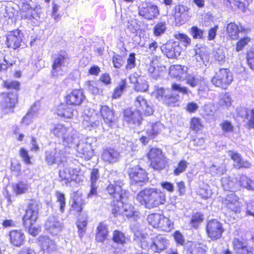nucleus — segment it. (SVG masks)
<instances>
[{"label": "nucleus", "mask_w": 254, "mask_h": 254, "mask_svg": "<svg viewBox=\"0 0 254 254\" xmlns=\"http://www.w3.org/2000/svg\"><path fill=\"white\" fill-rule=\"evenodd\" d=\"M135 198L140 205L148 209L158 208L164 205L167 201L166 193L154 188H145L140 190Z\"/></svg>", "instance_id": "nucleus-1"}, {"label": "nucleus", "mask_w": 254, "mask_h": 254, "mask_svg": "<svg viewBox=\"0 0 254 254\" xmlns=\"http://www.w3.org/2000/svg\"><path fill=\"white\" fill-rule=\"evenodd\" d=\"M40 203L35 199H30L24 209L22 217V223L27 230L28 234L32 236H37L41 230L40 226H35V224L39 218Z\"/></svg>", "instance_id": "nucleus-2"}, {"label": "nucleus", "mask_w": 254, "mask_h": 254, "mask_svg": "<svg viewBox=\"0 0 254 254\" xmlns=\"http://www.w3.org/2000/svg\"><path fill=\"white\" fill-rule=\"evenodd\" d=\"M72 202L70 210L79 215L76 221V226L79 237L83 236L86 231L88 224V216L86 213L81 215L83 211L85 202L83 198L82 193L78 190L75 191L72 193Z\"/></svg>", "instance_id": "nucleus-3"}, {"label": "nucleus", "mask_w": 254, "mask_h": 254, "mask_svg": "<svg viewBox=\"0 0 254 254\" xmlns=\"http://www.w3.org/2000/svg\"><path fill=\"white\" fill-rule=\"evenodd\" d=\"M234 81V76L229 68L220 67L214 71L210 82L215 88L226 90Z\"/></svg>", "instance_id": "nucleus-4"}, {"label": "nucleus", "mask_w": 254, "mask_h": 254, "mask_svg": "<svg viewBox=\"0 0 254 254\" xmlns=\"http://www.w3.org/2000/svg\"><path fill=\"white\" fill-rule=\"evenodd\" d=\"M149 166L155 171H161L168 166V161L161 149L151 147L146 154Z\"/></svg>", "instance_id": "nucleus-5"}, {"label": "nucleus", "mask_w": 254, "mask_h": 254, "mask_svg": "<svg viewBox=\"0 0 254 254\" xmlns=\"http://www.w3.org/2000/svg\"><path fill=\"white\" fill-rule=\"evenodd\" d=\"M147 220L153 228L163 232H170L174 228V223L162 214L150 213L147 216Z\"/></svg>", "instance_id": "nucleus-6"}, {"label": "nucleus", "mask_w": 254, "mask_h": 254, "mask_svg": "<svg viewBox=\"0 0 254 254\" xmlns=\"http://www.w3.org/2000/svg\"><path fill=\"white\" fill-rule=\"evenodd\" d=\"M205 230L207 237L212 241L220 239L225 231L223 224L214 218L206 221Z\"/></svg>", "instance_id": "nucleus-7"}, {"label": "nucleus", "mask_w": 254, "mask_h": 254, "mask_svg": "<svg viewBox=\"0 0 254 254\" xmlns=\"http://www.w3.org/2000/svg\"><path fill=\"white\" fill-rule=\"evenodd\" d=\"M124 186L122 180H116L107 185L106 190L113 199H126L128 197V192L124 189Z\"/></svg>", "instance_id": "nucleus-8"}, {"label": "nucleus", "mask_w": 254, "mask_h": 254, "mask_svg": "<svg viewBox=\"0 0 254 254\" xmlns=\"http://www.w3.org/2000/svg\"><path fill=\"white\" fill-rule=\"evenodd\" d=\"M1 99L0 105L2 109L7 113H12L18 104V95L17 93L13 92H2L0 94Z\"/></svg>", "instance_id": "nucleus-9"}, {"label": "nucleus", "mask_w": 254, "mask_h": 254, "mask_svg": "<svg viewBox=\"0 0 254 254\" xmlns=\"http://www.w3.org/2000/svg\"><path fill=\"white\" fill-rule=\"evenodd\" d=\"M127 174L131 182L134 184L145 183L148 180L147 173L139 165H130Z\"/></svg>", "instance_id": "nucleus-10"}, {"label": "nucleus", "mask_w": 254, "mask_h": 254, "mask_svg": "<svg viewBox=\"0 0 254 254\" xmlns=\"http://www.w3.org/2000/svg\"><path fill=\"white\" fill-rule=\"evenodd\" d=\"M69 128L62 124H57L51 129V133L55 137L62 138L63 143L69 145L72 144L75 139L74 136L69 132Z\"/></svg>", "instance_id": "nucleus-11"}, {"label": "nucleus", "mask_w": 254, "mask_h": 254, "mask_svg": "<svg viewBox=\"0 0 254 254\" xmlns=\"http://www.w3.org/2000/svg\"><path fill=\"white\" fill-rule=\"evenodd\" d=\"M80 170L78 168L65 167L59 171V181L67 186L72 182H77Z\"/></svg>", "instance_id": "nucleus-12"}, {"label": "nucleus", "mask_w": 254, "mask_h": 254, "mask_svg": "<svg viewBox=\"0 0 254 254\" xmlns=\"http://www.w3.org/2000/svg\"><path fill=\"white\" fill-rule=\"evenodd\" d=\"M85 98L83 91L77 88L72 89L64 97V103L70 107L80 106L85 100Z\"/></svg>", "instance_id": "nucleus-13"}, {"label": "nucleus", "mask_w": 254, "mask_h": 254, "mask_svg": "<svg viewBox=\"0 0 254 254\" xmlns=\"http://www.w3.org/2000/svg\"><path fill=\"white\" fill-rule=\"evenodd\" d=\"M23 37L21 30L18 28L13 29L5 35V44L8 48L16 50L20 47Z\"/></svg>", "instance_id": "nucleus-14"}, {"label": "nucleus", "mask_w": 254, "mask_h": 254, "mask_svg": "<svg viewBox=\"0 0 254 254\" xmlns=\"http://www.w3.org/2000/svg\"><path fill=\"white\" fill-rule=\"evenodd\" d=\"M122 113V120L124 122L137 127L141 125L143 118L139 111L127 107L124 109Z\"/></svg>", "instance_id": "nucleus-15"}, {"label": "nucleus", "mask_w": 254, "mask_h": 254, "mask_svg": "<svg viewBox=\"0 0 254 254\" xmlns=\"http://www.w3.org/2000/svg\"><path fill=\"white\" fill-rule=\"evenodd\" d=\"M99 115L104 123L111 128L117 123V118L115 110L106 105L100 106Z\"/></svg>", "instance_id": "nucleus-16"}, {"label": "nucleus", "mask_w": 254, "mask_h": 254, "mask_svg": "<svg viewBox=\"0 0 254 254\" xmlns=\"http://www.w3.org/2000/svg\"><path fill=\"white\" fill-rule=\"evenodd\" d=\"M138 14L147 20H151L158 17L159 15V10L156 5L149 2H144L138 7Z\"/></svg>", "instance_id": "nucleus-17"}, {"label": "nucleus", "mask_w": 254, "mask_h": 254, "mask_svg": "<svg viewBox=\"0 0 254 254\" xmlns=\"http://www.w3.org/2000/svg\"><path fill=\"white\" fill-rule=\"evenodd\" d=\"M222 203L225 205L229 213L239 214L241 211V207L238 196L233 193L228 194L222 198Z\"/></svg>", "instance_id": "nucleus-18"}, {"label": "nucleus", "mask_w": 254, "mask_h": 254, "mask_svg": "<svg viewBox=\"0 0 254 254\" xmlns=\"http://www.w3.org/2000/svg\"><path fill=\"white\" fill-rule=\"evenodd\" d=\"M161 50L168 58L174 59L181 55L183 49L179 42L169 40L162 46Z\"/></svg>", "instance_id": "nucleus-19"}, {"label": "nucleus", "mask_w": 254, "mask_h": 254, "mask_svg": "<svg viewBox=\"0 0 254 254\" xmlns=\"http://www.w3.org/2000/svg\"><path fill=\"white\" fill-rule=\"evenodd\" d=\"M251 29L246 28L241 24L237 25L235 22H230L227 24L226 27V34L228 39L230 40H236L239 39V34L248 33Z\"/></svg>", "instance_id": "nucleus-20"}, {"label": "nucleus", "mask_w": 254, "mask_h": 254, "mask_svg": "<svg viewBox=\"0 0 254 254\" xmlns=\"http://www.w3.org/2000/svg\"><path fill=\"white\" fill-rule=\"evenodd\" d=\"M228 153L230 159L233 161V167L237 170L248 169L251 168L252 163L248 160L243 158L242 155L238 152L229 150Z\"/></svg>", "instance_id": "nucleus-21"}, {"label": "nucleus", "mask_w": 254, "mask_h": 254, "mask_svg": "<svg viewBox=\"0 0 254 254\" xmlns=\"http://www.w3.org/2000/svg\"><path fill=\"white\" fill-rule=\"evenodd\" d=\"M100 157L104 163L113 164L120 160V153L116 149L108 147L102 149Z\"/></svg>", "instance_id": "nucleus-22"}, {"label": "nucleus", "mask_w": 254, "mask_h": 254, "mask_svg": "<svg viewBox=\"0 0 254 254\" xmlns=\"http://www.w3.org/2000/svg\"><path fill=\"white\" fill-rule=\"evenodd\" d=\"M38 244L41 251L52 254L57 251V246L55 241L47 236H40L38 239Z\"/></svg>", "instance_id": "nucleus-23"}, {"label": "nucleus", "mask_w": 254, "mask_h": 254, "mask_svg": "<svg viewBox=\"0 0 254 254\" xmlns=\"http://www.w3.org/2000/svg\"><path fill=\"white\" fill-rule=\"evenodd\" d=\"M10 244L15 247H20L24 245L26 241L24 233L20 229L11 230L8 234Z\"/></svg>", "instance_id": "nucleus-24"}, {"label": "nucleus", "mask_w": 254, "mask_h": 254, "mask_svg": "<svg viewBox=\"0 0 254 254\" xmlns=\"http://www.w3.org/2000/svg\"><path fill=\"white\" fill-rule=\"evenodd\" d=\"M69 60L68 54L65 50H60L53 59L52 64V72L57 73L61 70L64 63Z\"/></svg>", "instance_id": "nucleus-25"}, {"label": "nucleus", "mask_w": 254, "mask_h": 254, "mask_svg": "<svg viewBox=\"0 0 254 254\" xmlns=\"http://www.w3.org/2000/svg\"><path fill=\"white\" fill-rule=\"evenodd\" d=\"M189 9V8L183 4L176 5L173 8L172 14L175 22L177 24H183L188 17Z\"/></svg>", "instance_id": "nucleus-26"}, {"label": "nucleus", "mask_w": 254, "mask_h": 254, "mask_svg": "<svg viewBox=\"0 0 254 254\" xmlns=\"http://www.w3.org/2000/svg\"><path fill=\"white\" fill-rule=\"evenodd\" d=\"M134 105L135 107V110L139 111L141 114L145 116H150L153 113V110L150 107L146 100L142 96H138L136 97L134 101Z\"/></svg>", "instance_id": "nucleus-27"}, {"label": "nucleus", "mask_w": 254, "mask_h": 254, "mask_svg": "<svg viewBox=\"0 0 254 254\" xmlns=\"http://www.w3.org/2000/svg\"><path fill=\"white\" fill-rule=\"evenodd\" d=\"M233 250L236 254H254V248L239 239H235L232 242Z\"/></svg>", "instance_id": "nucleus-28"}, {"label": "nucleus", "mask_w": 254, "mask_h": 254, "mask_svg": "<svg viewBox=\"0 0 254 254\" xmlns=\"http://www.w3.org/2000/svg\"><path fill=\"white\" fill-rule=\"evenodd\" d=\"M188 67L181 64H173L170 66L169 70L170 75L178 80H182L183 77L188 71Z\"/></svg>", "instance_id": "nucleus-29"}, {"label": "nucleus", "mask_w": 254, "mask_h": 254, "mask_svg": "<svg viewBox=\"0 0 254 254\" xmlns=\"http://www.w3.org/2000/svg\"><path fill=\"white\" fill-rule=\"evenodd\" d=\"M109 231L107 225L104 222H100L96 228L95 240L96 242L103 243L108 237Z\"/></svg>", "instance_id": "nucleus-30"}, {"label": "nucleus", "mask_w": 254, "mask_h": 254, "mask_svg": "<svg viewBox=\"0 0 254 254\" xmlns=\"http://www.w3.org/2000/svg\"><path fill=\"white\" fill-rule=\"evenodd\" d=\"M121 216L132 221H137L140 217L139 213L134 210L133 205L125 203Z\"/></svg>", "instance_id": "nucleus-31"}, {"label": "nucleus", "mask_w": 254, "mask_h": 254, "mask_svg": "<svg viewBox=\"0 0 254 254\" xmlns=\"http://www.w3.org/2000/svg\"><path fill=\"white\" fill-rule=\"evenodd\" d=\"M167 248V240L160 235L156 236L151 239L152 250L155 253H160Z\"/></svg>", "instance_id": "nucleus-32"}, {"label": "nucleus", "mask_w": 254, "mask_h": 254, "mask_svg": "<svg viewBox=\"0 0 254 254\" xmlns=\"http://www.w3.org/2000/svg\"><path fill=\"white\" fill-rule=\"evenodd\" d=\"M71 107L61 103L57 106L56 114L61 118L71 119L73 116V109Z\"/></svg>", "instance_id": "nucleus-33"}, {"label": "nucleus", "mask_w": 254, "mask_h": 254, "mask_svg": "<svg viewBox=\"0 0 254 254\" xmlns=\"http://www.w3.org/2000/svg\"><path fill=\"white\" fill-rule=\"evenodd\" d=\"M61 151L53 152L50 151L45 152V159L48 165L51 166L56 163L61 164L63 162Z\"/></svg>", "instance_id": "nucleus-34"}, {"label": "nucleus", "mask_w": 254, "mask_h": 254, "mask_svg": "<svg viewBox=\"0 0 254 254\" xmlns=\"http://www.w3.org/2000/svg\"><path fill=\"white\" fill-rule=\"evenodd\" d=\"M149 128L146 130V133L150 139H153L160 134L164 128V126L160 122L151 123Z\"/></svg>", "instance_id": "nucleus-35"}, {"label": "nucleus", "mask_w": 254, "mask_h": 254, "mask_svg": "<svg viewBox=\"0 0 254 254\" xmlns=\"http://www.w3.org/2000/svg\"><path fill=\"white\" fill-rule=\"evenodd\" d=\"M112 240L118 245L125 246L128 243L130 239L124 232L119 230H115L113 232Z\"/></svg>", "instance_id": "nucleus-36"}, {"label": "nucleus", "mask_w": 254, "mask_h": 254, "mask_svg": "<svg viewBox=\"0 0 254 254\" xmlns=\"http://www.w3.org/2000/svg\"><path fill=\"white\" fill-rule=\"evenodd\" d=\"M164 68L165 66L159 64L157 60H152L148 67V71L154 77L157 78L160 75Z\"/></svg>", "instance_id": "nucleus-37"}, {"label": "nucleus", "mask_w": 254, "mask_h": 254, "mask_svg": "<svg viewBox=\"0 0 254 254\" xmlns=\"http://www.w3.org/2000/svg\"><path fill=\"white\" fill-rule=\"evenodd\" d=\"M124 199H113L111 202V212L115 216H121L125 203L123 202Z\"/></svg>", "instance_id": "nucleus-38"}, {"label": "nucleus", "mask_w": 254, "mask_h": 254, "mask_svg": "<svg viewBox=\"0 0 254 254\" xmlns=\"http://www.w3.org/2000/svg\"><path fill=\"white\" fill-rule=\"evenodd\" d=\"M127 86V82L126 79H122L118 85L113 90L111 95V98L114 100L120 98L122 96L124 91L126 90Z\"/></svg>", "instance_id": "nucleus-39"}, {"label": "nucleus", "mask_w": 254, "mask_h": 254, "mask_svg": "<svg viewBox=\"0 0 254 254\" xmlns=\"http://www.w3.org/2000/svg\"><path fill=\"white\" fill-rule=\"evenodd\" d=\"M163 103L168 107H177L179 106V95L177 94H171L165 95L163 99Z\"/></svg>", "instance_id": "nucleus-40"}, {"label": "nucleus", "mask_w": 254, "mask_h": 254, "mask_svg": "<svg viewBox=\"0 0 254 254\" xmlns=\"http://www.w3.org/2000/svg\"><path fill=\"white\" fill-rule=\"evenodd\" d=\"M204 220V215L200 212H195L192 213L190 224L194 229H197Z\"/></svg>", "instance_id": "nucleus-41"}, {"label": "nucleus", "mask_w": 254, "mask_h": 254, "mask_svg": "<svg viewBox=\"0 0 254 254\" xmlns=\"http://www.w3.org/2000/svg\"><path fill=\"white\" fill-rule=\"evenodd\" d=\"M206 246L201 243H196L191 244L189 248L190 254H206Z\"/></svg>", "instance_id": "nucleus-42"}, {"label": "nucleus", "mask_w": 254, "mask_h": 254, "mask_svg": "<svg viewBox=\"0 0 254 254\" xmlns=\"http://www.w3.org/2000/svg\"><path fill=\"white\" fill-rule=\"evenodd\" d=\"M12 189L13 192L16 195H19L27 192L28 186L27 183L20 181L14 184L12 187Z\"/></svg>", "instance_id": "nucleus-43"}, {"label": "nucleus", "mask_w": 254, "mask_h": 254, "mask_svg": "<svg viewBox=\"0 0 254 254\" xmlns=\"http://www.w3.org/2000/svg\"><path fill=\"white\" fill-rule=\"evenodd\" d=\"M188 162L185 159L179 160L173 170V175L175 176H178L185 172L188 168Z\"/></svg>", "instance_id": "nucleus-44"}, {"label": "nucleus", "mask_w": 254, "mask_h": 254, "mask_svg": "<svg viewBox=\"0 0 254 254\" xmlns=\"http://www.w3.org/2000/svg\"><path fill=\"white\" fill-rule=\"evenodd\" d=\"M203 127V124L199 118L193 117L190 119V128L191 130L197 132Z\"/></svg>", "instance_id": "nucleus-45"}, {"label": "nucleus", "mask_w": 254, "mask_h": 254, "mask_svg": "<svg viewBox=\"0 0 254 254\" xmlns=\"http://www.w3.org/2000/svg\"><path fill=\"white\" fill-rule=\"evenodd\" d=\"M2 86L7 90H14L16 92L21 89L20 82L17 80H4L2 82Z\"/></svg>", "instance_id": "nucleus-46"}, {"label": "nucleus", "mask_w": 254, "mask_h": 254, "mask_svg": "<svg viewBox=\"0 0 254 254\" xmlns=\"http://www.w3.org/2000/svg\"><path fill=\"white\" fill-rule=\"evenodd\" d=\"M167 30L166 24L164 21L158 22L153 28V33L155 36L159 37L164 34Z\"/></svg>", "instance_id": "nucleus-47"}, {"label": "nucleus", "mask_w": 254, "mask_h": 254, "mask_svg": "<svg viewBox=\"0 0 254 254\" xmlns=\"http://www.w3.org/2000/svg\"><path fill=\"white\" fill-rule=\"evenodd\" d=\"M197 193L201 198L204 199L210 198L212 194L210 187L207 184L199 187Z\"/></svg>", "instance_id": "nucleus-48"}, {"label": "nucleus", "mask_w": 254, "mask_h": 254, "mask_svg": "<svg viewBox=\"0 0 254 254\" xmlns=\"http://www.w3.org/2000/svg\"><path fill=\"white\" fill-rule=\"evenodd\" d=\"M79 153L81 155L80 157L85 160L90 159L92 156V150L91 145L87 143H84L79 151Z\"/></svg>", "instance_id": "nucleus-49"}, {"label": "nucleus", "mask_w": 254, "mask_h": 254, "mask_svg": "<svg viewBox=\"0 0 254 254\" xmlns=\"http://www.w3.org/2000/svg\"><path fill=\"white\" fill-rule=\"evenodd\" d=\"M251 40V38L248 36H245L240 38L236 42L235 50L237 52L243 50L245 47L249 45Z\"/></svg>", "instance_id": "nucleus-50"}, {"label": "nucleus", "mask_w": 254, "mask_h": 254, "mask_svg": "<svg viewBox=\"0 0 254 254\" xmlns=\"http://www.w3.org/2000/svg\"><path fill=\"white\" fill-rule=\"evenodd\" d=\"M140 247L144 250H149L151 248V239L149 236L141 235L139 238Z\"/></svg>", "instance_id": "nucleus-51"}, {"label": "nucleus", "mask_w": 254, "mask_h": 254, "mask_svg": "<svg viewBox=\"0 0 254 254\" xmlns=\"http://www.w3.org/2000/svg\"><path fill=\"white\" fill-rule=\"evenodd\" d=\"M57 201L59 204V210L61 213H63L65 211L66 206V199L64 194L62 192L57 191L55 193Z\"/></svg>", "instance_id": "nucleus-52"}, {"label": "nucleus", "mask_w": 254, "mask_h": 254, "mask_svg": "<svg viewBox=\"0 0 254 254\" xmlns=\"http://www.w3.org/2000/svg\"><path fill=\"white\" fill-rule=\"evenodd\" d=\"M246 61L249 68L254 72V47L247 51Z\"/></svg>", "instance_id": "nucleus-53"}, {"label": "nucleus", "mask_w": 254, "mask_h": 254, "mask_svg": "<svg viewBox=\"0 0 254 254\" xmlns=\"http://www.w3.org/2000/svg\"><path fill=\"white\" fill-rule=\"evenodd\" d=\"M148 85L145 80L137 79L134 86L135 90L137 92H144L147 91Z\"/></svg>", "instance_id": "nucleus-54"}, {"label": "nucleus", "mask_w": 254, "mask_h": 254, "mask_svg": "<svg viewBox=\"0 0 254 254\" xmlns=\"http://www.w3.org/2000/svg\"><path fill=\"white\" fill-rule=\"evenodd\" d=\"M232 99L228 92L223 93L219 100V105L221 107H229L231 105Z\"/></svg>", "instance_id": "nucleus-55"}, {"label": "nucleus", "mask_w": 254, "mask_h": 254, "mask_svg": "<svg viewBox=\"0 0 254 254\" xmlns=\"http://www.w3.org/2000/svg\"><path fill=\"white\" fill-rule=\"evenodd\" d=\"M220 126L224 133L233 132L234 130V127L232 123L228 120L222 121Z\"/></svg>", "instance_id": "nucleus-56"}, {"label": "nucleus", "mask_w": 254, "mask_h": 254, "mask_svg": "<svg viewBox=\"0 0 254 254\" xmlns=\"http://www.w3.org/2000/svg\"><path fill=\"white\" fill-rule=\"evenodd\" d=\"M175 37L180 41L179 43H183L185 47H187L190 44V38L185 34L178 33L175 35Z\"/></svg>", "instance_id": "nucleus-57"}, {"label": "nucleus", "mask_w": 254, "mask_h": 254, "mask_svg": "<svg viewBox=\"0 0 254 254\" xmlns=\"http://www.w3.org/2000/svg\"><path fill=\"white\" fill-rule=\"evenodd\" d=\"M19 155L22 158L23 162L27 165H29L32 163L31 161V157L30 156L28 151L24 148H21L19 151Z\"/></svg>", "instance_id": "nucleus-58"}, {"label": "nucleus", "mask_w": 254, "mask_h": 254, "mask_svg": "<svg viewBox=\"0 0 254 254\" xmlns=\"http://www.w3.org/2000/svg\"><path fill=\"white\" fill-rule=\"evenodd\" d=\"M190 33L193 39H203L204 31L197 26H192L190 28Z\"/></svg>", "instance_id": "nucleus-59"}, {"label": "nucleus", "mask_w": 254, "mask_h": 254, "mask_svg": "<svg viewBox=\"0 0 254 254\" xmlns=\"http://www.w3.org/2000/svg\"><path fill=\"white\" fill-rule=\"evenodd\" d=\"M171 89L173 91L180 92L183 95H188L190 93V90L187 87L181 86L180 84L176 83H174L171 85Z\"/></svg>", "instance_id": "nucleus-60"}, {"label": "nucleus", "mask_w": 254, "mask_h": 254, "mask_svg": "<svg viewBox=\"0 0 254 254\" xmlns=\"http://www.w3.org/2000/svg\"><path fill=\"white\" fill-rule=\"evenodd\" d=\"M186 79V83L191 87H195L199 83V79L194 75L189 74Z\"/></svg>", "instance_id": "nucleus-61"}, {"label": "nucleus", "mask_w": 254, "mask_h": 254, "mask_svg": "<svg viewBox=\"0 0 254 254\" xmlns=\"http://www.w3.org/2000/svg\"><path fill=\"white\" fill-rule=\"evenodd\" d=\"M112 62L115 68H120L123 65L124 62L122 56L118 54L113 55L112 57Z\"/></svg>", "instance_id": "nucleus-62"}, {"label": "nucleus", "mask_w": 254, "mask_h": 254, "mask_svg": "<svg viewBox=\"0 0 254 254\" xmlns=\"http://www.w3.org/2000/svg\"><path fill=\"white\" fill-rule=\"evenodd\" d=\"M198 109V105L194 102H189L185 107L186 112L190 114L194 113Z\"/></svg>", "instance_id": "nucleus-63"}, {"label": "nucleus", "mask_w": 254, "mask_h": 254, "mask_svg": "<svg viewBox=\"0 0 254 254\" xmlns=\"http://www.w3.org/2000/svg\"><path fill=\"white\" fill-rule=\"evenodd\" d=\"M100 178L99 170L98 168H93L90 175V184H96Z\"/></svg>", "instance_id": "nucleus-64"}]
</instances>
